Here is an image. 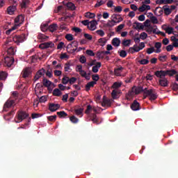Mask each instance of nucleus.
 <instances>
[{
  "label": "nucleus",
  "mask_w": 178,
  "mask_h": 178,
  "mask_svg": "<svg viewBox=\"0 0 178 178\" xmlns=\"http://www.w3.org/2000/svg\"><path fill=\"white\" fill-rule=\"evenodd\" d=\"M38 40H40L41 41H46V40H48L49 37L44 35V34H39L38 35Z\"/></svg>",
  "instance_id": "nucleus-39"
},
{
  "label": "nucleus",
  "mask_w": 178,
  "mask_h": 178,
  "mask_svg": "<svg viewBox=\"0 0 178 178\" xmlns=\"http://www.w3.org/2000/svg\"><path fill=\"white\" fill-rule=\"evenodd\" d=\"M83 108H78L75 109V113H76L77 115H83Z\"/></svg>",
  "instance_id": "nucleus-54"
},
{
  "label": "nucleus",
  "mask_w": 178,
  "mask_h": 178,
  "mask_svg": "<svg viewBox=\"0 0 178 178\" xmlns=\"http://www.w3.org/2000/svg\"><path fill=\"white\" fill-rule=\"evenodd\" d=\"M70 121H71L74 124H76L79 122V119L76 118L75 116H71V118H70Z\"/></svg>",
  "instance_id": "nucleus-52"
},
{
  "label": "nucleus",
  "mask_w": 178,
  "mask_h": 178,
  "mask_svg": "<svg viewBox=\"0 0 178 178\" xmlns=\"http://www.w3.org/2000/svg\"><path fill=\"white\" fill-rule=\"evenodd\" d=\"M175 1L174 0H157L156 1V4H172Z\"/></svg>",
  "instance_id": "nucleus-23"
},
{
  "label": "nucleus",
  "mask_w": 178,
  "mask_h": 178,
  "mask_svg": "<svg viewBox=\"0 0 178 178\" xmlns=\"http://www.w3.org/2000/svg\"><path fill=\"white\" fill-rule=\"evenodd\" d=\"M85 17L87 18L93 19L95 17V14L88 12V13H85Z\"/></svg>",
  "instance_id": "nucleus-47"
},
{
  "label": "nucleus",
  "mask_w": 178,
  "mask_h": 178,
  "mask_svg": "<svg viewBox=\"0 0 178 178\" xmlns=\"http://www.w3.org/2000/svg\"><path fill=\"white\" fill-rule=\"evenodd\" d=\"M26 38L25 35H15L13 38V41L17 44V45H19L20 42H24L25 41Z\"/></svg>",
  "instance_id": "nucleus-6"
},
{
  "label": "nucleus",
  "mask_w": 178,
  "mask_h": 178,
  "mask_svg": "<svg viewBox=\"0 0 178 178\" xmlns=\"http://www.w3.org/2000/svg\"><path fill=\"white\" fill-rule=\"evenodd\" d=\"M51 85V81H50L49 80L47 79H43V86L44 87H49Z\"/></svg>",
  "instance_id": "nucleus-40"
},
{
  "label": "nucleus",
  "mask_w": 178,
  "mask_h": 178,
  "mask_svg": "<svg viewBox=\"0 0 178 178\" xmlns=\"http://www.w3.org/2000/svg\"><path fill=\"white\" fill-rule=\"evenodd\" d=\"M24 21V17L23 15H19L15 19V27L17 29V27L22 26V23Z\"/></svg>",
  "instance_id": "nucleus-4"
},
{
  "label": "nucleus",
  "mask_w": 178,
  "mask_h": 178,
  "mask_svg": "<svg viewBox=\"0 0 178 178\" xmlns=\"http://www.w3.org/2000/svg\"><path fill=\"white\" fill-rule=\"evenodd\" d=\"M97 25V22L96 20H92V22H90L89 25H88V28L90 31H94L96 29V26Z\"/></svg>",
  "instance_id": "nucleus-24"
},
{
  "label": "nucleus",
  "mask_w": 178,
  "mask_h": 178,
  "mask_svg": "<svg viewBox=\"0 0 178 178\" xmlns=\"http://www.w3.org/2000/svg\"><path fill=\"white\" fill-rule=\"evenodd\" d=\"M8 77V73L4 71H0V81H6Z\"/></svg>",
  "instance_id": "nucleus-30"
},
{
  "label": "nucleus",
  "mask_w": 178,
  "mask_h": 178,
  "mask_svg": "<svg viewBox=\"0 0 178 178\" xmlns=\"http://www.w3.org/2000/svg\"><path fill=\"white\" fill-rule=\"evenodd\" d=\"M97 84V82L96 81H90V82H88L86 83V85L85 86V88H86V92H88L91 88H93L95 86V85Z\"/></svg>",
  "instance_id": "nucleus-21"
},
{
  "label": "nucleus",
  "mask_w": 178,
  "mask_h": 178,
  "mask_svg": "<svg viewBox=\"0 0 178 178\" xmlns=\"http://www.w3.org/2000/svg\"><path fill=\"white\" fill-rule=\"evenodd\" d=\"M107 0H98L97 3L95 5V8H99L103 4L106 3Z\"/></svg>",
  "instance_id": "nucleus-36"
},
{
  "label": "nucleus",
  "mask_w": 178,
  "mask_h": 178,
  "mask_svg": "<svg viewBox=\"0 0 178 178\" xmlns=\"http://www.w3.org/2000/svg\"><path fill=\"white\" fill-rule=\"evenodd\" d=\"M55 44L52 42H47L42 43L39 45L40 49H47V48H54Z\"/></svg>",
  "instance_id": "nucleus-7"
},
{
  "label": "nucleus",
  "mask_w": 178,
  "mask_h": 178,
  "mask_svg": "<svg viewBox=\"0 0 178 178\" xmlns=\"http://www.w3.org/2000/svg\"><path fill=\"white\" fill-rule=\"evenodd\" d=\"M58 26L57 25V24H51L49 27H48V30L50 31L51 32H54L58 29Z\"/></svg>",
  "instance_id": "nucleus-31"
},
{
  "label": "nucleus",
  "mask_w": 178,
  "mask_h": 178,
  "mask_svg": "<svg viewBox=\"0 0 178 178\" xmlns=\"http://www.w3.org/2000/svg\"><path fill=\"white\" fill-rule=\"evenodd\" d=\"M111 19L112 20H115L116 24H119L122 21H123V18L121 17V16L120 15H117V14H113L111 16Z\"/></svg>",
  "instance_id": "nucleus-19"
},
{
  "label": "nucleus",
  "mask_w": 178,
  "mask_h": 178,
  "mask_svg": "<svg viewBox=\"0 0 178 178\" xmlns=\"http://www.w3.org/2000/svg\"><path fill=\"white\" fill-rule=\"evenodd\" d=\"M45 74V70L44 69H41L40 70H38L35 74V76H34V81H38L40 78H41V76H44Z\"/></svg>",
  "instance_id": "nucleus-13"
},
{
  "label": "nucleus",
  "mask_w": 178,
  "mask_h": 178,
  "mask_svg": "<svg viewBox=\"0 0 178 178\" xmlns=\"http://www.w3.org/2000/svg\"><path fill=\"white\" fill-rule=\"evenodd\" d=\"M40 29L42 31L45 32L47 30H49L48 24H43L41 25Z\"/></svg>",
  "instance_id": "nucleus-49"
},
{
  "label": "nucleus",
  "mask_w": 178,
  "mask_h": 178,
  "mask_svg": "<svg viewBox=\"0 0 178 178\" xmlns=\"http://www.w3.org/2000/svg\"><path fill=\"white\" fill-rule=\"evenodd\" d=\"M150 19H151V21L153 24H158L159 23L157 18L154 16L151 17Z\"/></svg>",
  "instance_id": "nucleus-63"
},
{
  "label": "nucleus",
  "mask_w": 178,
  "mask_h": 178,
  "mask_svg": "<svg viewBox=\"0 0 178 178\" xmlns=\"http://www.w3.org/2000/svg\"><path fill=\"white\" fill-rule=\"evenodd\" d=\"M15 105H16V101L15 99L10 97V99H8V100L4 103L3 111L7 112L10 108L15 106Z\"/></svg>",
  "instance_id": "nucleus-1"
},
{
  "label": "nucleus",
  "mask_w": 178,
  "mask_h": 178,
  "mask_svg": "<svg viewBox=\"0 0 178 178\" xmlns=\"http://www.w3.org/2000/svg\"><path fill=\"white\" fill-rule=\"evenodd\" d=\"M70 81V77L67 76H64V77L62 79L63 84L67 85Z\"/></svg>",
  "instance_id": "nucleus-50"
},
{
  "label": "nucleus",
  "mask_w": 178,
  "mask_h": 178,
  "mask_svg": "<svg viewBox=\"0 0 178 178\" xmlns=\"http://www.w3.org/2000/svg\"><path fill=\"white\" fill-rule=\"evenodd\" d=\"M112 104V100H110L109 99H106V96H103V102L102 103V107H111Z\"/></svg>",
  "instance_id": "nucleus-12"
},
{
  "label": "nucleus",
  "mask_w": 178,
  "mask_h": 178,
  "mask_svg": "<svg viewBox=\"0 0 178 178\" xmlns=\"http://www.w3.org/2000/svg\"><path fill=\"white\" fill-rule=\"evenodd\" d=\"M53 95L56 97H60L62 95V92L58 88H55L53 91Z\"/></svg>",
  "instance_id": "nucleus-35"
},
{
  "label": "nucleus",
  "mask_w": 178,
  "mask_h": 178,
  "mask_svg": "<svg viewBox=\"0 0 178 178\" xmlns=\"http://www.w3.org/2000/svg\"><path fill=\"white\" fill-rule=\"evenodd\" d=\"M128 52L131 54L139 52V49H137V44H134L133 47H129Z\"/></svg>",
  "instance_id": "nucleus-28"
},
{
  "label": "nucleus",
  "mask_w": 178,
  "mask_h": 178,
  "mask_svg": "<svg viewBox=\"0 0 178 178\" xmlns=\"http://www.w3.org/2000/svg\"><path fill=\"white\" fill-rule=\"evenodd\" d=\"M90 118L91 121L94 124H96L97 125L101 124V122H99V119H98V118H97L96 114H95V113L90 114Z\"/></svg>",
  "instance_id": "nucleus-18"
},
{
  "label": "nucleus",
  "mask_w": 178,
  "mask_h": 178,
  "mask_svg": "<svg viewBox=\"0 0 178 178\" xmlns=\"http://www.w3.org/2000/svg\"><path fill=\"white\" fill-rule=\"evenodd\" d=\"M154 74L158 78H160V79H163L167 76V70H157L155 72Z\"/></svg>",
  "instance_id": "nucleus-10"
},
{
  "label": "nucleus",
  "mask_w": 178,
  "mask_h": 178,
  "mask_svg": "<svg viewBox=\"0 0 178 178\" xmlns=\"http://www.w3.org/2000/svg\"><path fill=\"white\" fill-rule=\"evenodd\" d=\"M171 88L175 91L178 90V83H176V82L172 83V85H171Z\"/></svg>",
  "instance_id": "nucleus-56"
},
{
  "label": "nucleus",
  "mask_w": 178,
  "mask_h": 178,
  "mask_svg": "<svg viewBox=\"0 0 178 178\" xmlns=\"http://www.w3.org/2000/svg\"><path fill=\"white\" fill-rule=\"evenodd\" d=\"M83 66L81 65H76V72L79 73L81 77L85 78L86 80L90 79V73H88L82 70Z\"/></svg>",
  "instance_id": "nucleus-2"
},
{
  "label": "nucleus",
  "mask_w": 178,
  "mask_h": 178,
  "mask_svg": "<svg viewBox=\"0 0 178 178\" xmlns=\"http://www.w3.org/2000/svg\"><path fill=\"white\" fill-rule=\"evenodd\" d=\"M17 6H10L7 8V12L8 15H13L15 13V11H16V8Z\"/></svg>",
  "instance_id": "nucleus-26"
},
{
  "label": "nucleus",
  "mask_w": 178,
  "mask_h": 178,
  "mask_svg": "<svg viewBox=\"0 0 178 178\" xmlns=\"http://www.w3.org/2000/svg\"><path fill=\"white\" fill-rule=\"evenodd\" d=\"M124 70V68L122 66H119L117 68L114 69V74L116 76H122V72H123V70Z\"/></svg>",
  "instance_id": "nucleus-20"
},
{
  "label": "nucleus",
  "mask_w": 178,
  "mask_h": 178,
  "mask_svg": "<svg viewBox=\"0 0 178 178\" xmlns=\"http://www.w3.org/2000/svg\"><path fill=\"white\" fill-rule=\"evenodd\" d=\"M115 24H117V23L114 19L108 20L106 24V26L113 27L115 25Z\"/></svg>",
  "instance_id": "nucleus-42"
},
{
  "label": "nucleus",
  "mask_w": 178,
  "mask_h": 178,
  "mask_svg": "<svg viewBox=\"0 0 178 178\" xmlns=\"http://www.w3.org/2000/svg\"><path fill=\"white\" fill-rule=\"evenodd\" d=\"M91 111H92V107L90 104H88V106H87V108L85 111V113L87 114V115H90Z\"/></svg>",
  "instance_id": "nucleus-51"
},
{
  "label": "nucleus",
  "mask_w": 178,
  "mask_h": 178,
  "mask_svg": "<svg viewBox=\"0 0 178 178\" xmlns=\"http://www.w3.org/2000/svg\"><path fill=\"white\" fill-rule=\"evenodd\" d=\"M102 67V63L100 62H97L96 63V65H94L92 67V72L93 73H97L99 72V69Z\"/></svg>",
  "instance_id": "nucleus-25"
},
{
  "label": "nucleus",
  "mask_w": 178,
  "mask_h": 178,
  "mask_svg": "<svg viewBox=\"0 0 178 178\" xmlns=\"http://www.w3.org/2000/svg\"><path fill=\"white\" fill-rule=\"evenodd\" d=\"M14 114H15V111H12L9 113H8L7 115H4V119L6 120H10V118L13 116Z\"/></svg>",
  "instance_id": "nucleus-37"
},
{
  "label": "nucleus",
  "mask_w": 178,
  "mask_h": 178,
  "mask_svg": "<svg viewBox=\"0 0 178 178\" xmlns=\"http://www.w3.org/2000/svg\"><path fill=\"white\" fill-rule=\"evenodd\" d=\"M60 29L68 31L69 29H67V25L65 23H61L60 25Z\"/></svg>",
  "instance_id": "nucleus-61"
},
{
  "label": "nucleus",
  "mask_w": 178,
  "mask_h": 178,
  "mask_svg": "<svg viewBox=\"0 0 178 178\" xmlns=\"http://www.w3.org/2000/svg\"><path fill=\"white\" fill-rule=\"evenodd\" d=\"M123 47H129L130 44H131V40H123L122 42Z\"/></svg>",
  "instance_id": "nucleus-38"
},
{
  "label": "nucleus",
  "mask_w": 178,
  "mask_h": 178,
  "mask_svg": "<svg viewBox=\"0 0 178 178\" xmlns=\"http://www.w3.org/2000/svg\"><path fill=\"white\" fill-rule=\"evenodd\" d=\"M147 96L149 97V100L154 101L157 99V94L153 89H149V90L146 91Z\"/></svg>",
  "instance_id": "nucleus-5"
},
{
  "label": "nucleus",
  "mask_w": 178,
  "mask_h": 178,
  "mask_svg": "<svg viewBox=\"0 0 178 178\" xmlns=\"http://www.w3.org/2000/svg\"><path fill=\"white\" fill-rule=\"evenodd\" d=\"M131 108L134 111H137L140 109V104L137 100H134L132 104H131Z\"/></svg>",
  "instance_id": "nucleus-15"
},
{
  "label": "nucleus",
  "mask_w": 178,
  "mask_h": 178,
  "mask_svg": "<svg viewBox=\"0 0 178 178\" xmlns=\"http://www.w3.org/2000/svg\"><path fill=\"white\" fill-rule=\"evenodd\" d=\"M163 13V8H161V7H157L155 10V14L157 15V16H161L162 15Z\"/></svg>",
  "instance_id": "nucleus-34"
},
{
  "label": "nucleus",
  "mask_w": 178,
  "mask_h": 178,
  "mask_svg": "<svg viewBox=\"0 0 178 178\" xmlns=\"http://www.w3.org/2000/svg\"><path fill=\"white\" fill-rule=\"evenodd\" d=\"M111 97L113 99H118L119 98L118 91L115 89L113 90L111 92Z\"/></svg>",
  "instance_id": "nucleus-33"
},
{
  "label": "nucleus",
  "mask_w": 178,
  "mask_h": 178,
  "mask_svg": "<svg viewBox=\"0 0 178 178\" xmlns=\"http://www.w3.org/2000/svg\"><path fill=\"white\" fill-rule=\"evenodd\" d=\"M57 116L56 115H52L47 118V119L51 122H54L56 120Z\"/></svg>",
  "instance_id": "nucleus-64"
},
{
  "label": "nucleus",
  "mask_w": 178,
  "mask_h": 178,
  "mask_svg": "<svg viewBox=\"0 0 178 178\" xmlns=\"http://www.w3.org/2000/svg\"><path fill=\"white\" fill-rule=\"evenodd\" d=\"M14 63H15V58H13V56H7L4 58V66L5 67H12V65H13Z\"/></svg>",
  "instance_id": "nucleus-3"
},
{
  "label": "nucleus",
  "mask_w": 178,
  "mask_h": 178,
  "mask_svg": "<svg viewBox=\"0 0 178 178\" xmlns=\"http://www.w3.org/2000/svg\"><path fill=\"white\" fill-rule=\"evenodd\" d=\"M134 28L135 29H140V30H141V29H143L144 26L141 23L136 22L135 23H134Z\"/></svg>",
  "instance_id": "nucleus-32"
},
{
  "label": "nucleus",
  "mask_w": 178,
  "mask_h": 178,
  "mask_svg": "<svg viewBox=\"0 0 178 178\" xmlns=\"http://www.w3.org/2000/svg\"><path fill=\"white\" fill-rule=\"evenodd\" d=\"M154 52H155V49H154V47H150V48H148L147 49V54L148 55H150V54H153Z\"/></svg>",
  "instance_id": "nucleus-59"
},
{
  "label": "nucleus",
  "mask_w": 178,
  "mask_h": 178,
  "mask_svg": "<svg viewBox=\"0 0 178 178\" xmlns=\"http://www.w3.org/2000/svg\"><path fill=\"white\" fill-rule=\"evenodd\" d=\"M65 70L66 72H70L72 71L70 64L69 63L65 64Z\"/></svg>",
  "instance_id": "nucleus-57"
},
{
  "label": "nucleus",
  "mask_w": 178,
  "mask_h": 178,
  "mask_svg": "<svg viewBox=\"0 0 178 178\" xmlns=\"http://www.w3.org/2000/svg\"><path fill=\"white\" fill-rule=\"evenodd\" d=\"M96 56L99 59H104V54L103 51H97Z\"/></svg>",
  "instance_id": "nucleus-48"
},
{
  "label": "nucleus",
  "mask_w": 178,
  "mask_h": 178,
  "mask_svg": "<svg viewBox=\"0 0 178 178\" xmlns=\"http://www.w3.org/2000/svg\"><path fill=\"white\" fill-rule=\"evenodd\" d=\"M10 98H12V99H14L15 101H16L19 98V92L17 91H13V95Z\"/></svg>",
  "instance_id": "nucleus-45"
},
{
  "label": "nucleus",
  "mask_w": 178,
  "mask_h": 178,
  "mask_svg": "<svg viewBox=\"0 0 178 178\" xmlns=\"http://www.w3.org/2000/svg\"><path fill=\"white\" fill-rule=\"evenodd\" d=\"M163 10L164 11L165 15L167 16L170 15L172 13L170 6L168 5L164 6L163 7Z\"/></svg>",
  "instance_id": "nucleus-27"
},
{
  "label": "nucleus",
  "mask_w": 178,
  "mask_h": 178,
  "mask_svg": "<svg viewBox=\"0 0 178 178\" xmlns=\"http://www.w3.org/2000/svg\"><path fill=\"white\" fill-rule=\"evenodd\" d=\"M122 10H123V8L120 6L115 7V8H114V11L116 13H121L122 11Z\"/></svg>",
  "instance_id": "nucleus-60"
},
{
  "label": "nucleus",
  "mask_w": 178,
  "mask_h": 178,
  "mask_svg": "<svg viewBox=\"0 0 178 178\" xmlns=\"http://www.w3.org/2000/svg\"><path fill=\"white\" fill-rule=\"evenodd\" d=\"M67 8L71 10H74L76 9L75 5L71 2L67 3Z\"/></svg>",
  "instance_id": "nucleus-44"
},
{
  "label": "nucleus",
  "mask_w": 178,
  "mask_h": 178,
  "mask_svg": "<svg viewBox=\"0 0 178 178\" xmlns=\"http://www.w3.org/2000/svg\"><path fill=\"white\" fill-rule=\"evenodd\" d=\"M147 37V34L145 32L141 33L140 35V38H141V40H146Z\"/></svg>",
  "instance_id": "nucleus-62"
},
{
  "label": "nucleus",
  "mask_w": 178,
  "mask_h": 178,
  "mask_svg": "<svg viewBox=\"0 0 178 178\" xmlns=\"http://www.w3.org/2000/svg\"><path fill=\"white\" fill-rule=\"evenodd\" d=\"M134 88H132L131 90H129V92L126 94L125 98L127 100L130 101L134 97Z\"/></svg>",
  "instance_id": "nucleus-16"
},
{
  "label": "nucleus",
  "mask_w": 178,
  "mask_h": 178,
  "mask_svg": "<svg viewBox=\"0 0 178 178\" xmlns=\"http://www.w3.org/2000/svg\"><path fill=\"white\" fill-rule=\"evenodd\" d=\"M60 107V104H55L54 103H49V110L51 112H55L57 110L59 109V108Z\"/></svg>",
  "instance_id": "nucleus-14"
},
{
  "label": "nucleus",
  "mask_w": 178,
  "mask_h": 178,
  "mask_svg": "<svg viewBox=\"0 0 178 178\" xmlns=\"http://www.w3.org/2000/svg\"><path fill=\"white\" fill-rule=\"evenodd\" d=\"M65 38H66L67 41H73V40H74L73 35L70 33L67 34L65 36Z\"/></svg>",
  "instance_id": "nucleus-55"
},
{
  "label": "nucleus",
  "mask_w": 178,
  "mask_h": 178,
  "mask_svg": "<svg viewBox=\"0 0 178 178\" xmlns=\"http://www.w3.org/2000/svg\"><path fill=\"white\" fill-rule=\"evenodd\" d=\"M57 115L60 117V118H65L66 116H67V114L65 112V111H60V112H58Z\"/></svg>",
  "instance_id": "nucleus-53"
},
{
  "label": "nucleus",
  "mask_w": 178,
  "mask_h": 178,
  "mask_svg": "<svg viewBox=\"0 0 178 178\" xmlns=\"http://www.w3.org/2000/svg\"><path fill=\"white\" fill-rule=\"evenodd\" d=\"M47 101V97L46 95H43L42 96L40 99H39V102L40 103H44Z\"/></svg>",
  "instance_id": "nucleus-58"
},
{
  "label": "nucleus",
  "mask_w": 178,
  "mask_h": 178,
  "mask_svg": "<svg viewBox=\"0 0 178 178\" xmlns=\"http://www.w3.org/2000/svg\"><path fill=\"white\" fill-rule=\"evenodd\" d=\"M159 85L162 87H168L169 86V81L166 77H163L159 79Z\"/></svg>",
  "instance_id": "nucleus-9"
},
{
  "label": "nucleus",
  "mask_w": 178,
  "mask_h": 178,
  "mask_svg": "<svg viewBox=\"0 0 178 178\" xmlns=\"http://www.w3.org/2000/svg\"><path fill=\"white\" fill-rule=\"evenodd\" d=\"M31 69L30 67H26L22 72V78L26 79L28 78L31 74Z\"/></svg>",
  "instance_id": "nucleus-11"
},
{
  "label": "nucleus",
  "mask_w": 178,
  "mask_h": 178,
  "mask_svg": "<svg viewBox=\"0 0 178 178\" xmlns=\"http://www.w3.org/2000/svg\"><path fill=\"white\" fill-rule=\"evenodd\" d=\"M29 3V0H22V2L21 3V8H26L27 5Z\"/></svg>",
  "instance_id": "nucleus-46"
},
{
  "label": "nucleus",
  "mask_w": 178,
  "mask_h": 178,
  "mask_svg": "<svg viewBox=\"0 0 178 178\" xmlns=\"http://www.w3.org/2000/svg\"><path fill=\"white\" fill-rule=\"evenodd\" d=\"M166 72H167V75H168L170 76H173L178 74V72L177 70H175V69L166 70Z\"/></svg>",
  "instance_id": "nucleus-29"
},
{
  "label": "nucleus",
  "mask_w": 178,
  "mask_h": 178,
  "mask_svg": "<svg viewBox=\"0 0 178 178\" xmlns=\"http://www.w3.org/2000/svg\"><path fill=\"white\" fill-rule=\"evenodd\" d=\"M16 54V49L13 47H10L7 49V55L9 57H13Z\"/></svg>",
  "instance_id": "nucleus-17"
},
{
  "label": "nucleus",
  "mask_w": 178,
  "mask_h": 178,
  "mask_svg": "<svg viewBox=\"0 0 178 178\" xmlns=\"http://www.w3.org/2000/svg\"><path fill=\"white\" fill-rule=\"evenodd\" d=\"M111 44L113 47H120L121 44V40L118 38H115L111 40Z\"/></svg>",
  "instance_id": "nucleus-22"
},
{
  "label": "nucleus",
  "mask_w": 178,
  "mask_h": 178,
  "mask_svg": "<svg viewBox=\"0 0 178 178\" xmlns=\"http://www.w3.org/2000/svg\"><path fill=\"white\" fill-rule=\"evenodd\" d=\"M28 116L29 115L26 112L21 111L18 113V115L17 117L18 121H16L15 122L19 123L20 122L26 119Z\"/></svg>",
  "instance_id": "nucleus-8"
},
{
  "label": "nucleus",
  "mask_w": 178,
  "mask_h": 178,
  "mask_svg": "<svg viewBox=\"0 0 178 178\" xmlns=\"http://www.w3.org/2000/svg\"><path fill=\"white\" fill-rule=\"evenodd\" d=\"M122 83L121 82H114L113 86H112V88L113 89H118L120 88L122 86Z\"/></svg>",
  "instance_id": "nucleus-41"
},
{
  "label": "nucleus",
  "mask_w": 178,
  "mask_h": 178,
  "mask_svg": "<svg viewBox=\"0 0 178 178\" xmlns=\"http://www.w3.org/2000/svg\"><path fill=\"white\" fill-rule=\"evenodd\" d=\"M134 92L135 95H138L143 92V88L142 86H138V88H134Z\"/></svg>",
  "instance_id": "nucleus-43"
}]
</instances>
